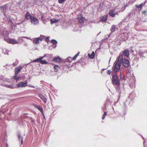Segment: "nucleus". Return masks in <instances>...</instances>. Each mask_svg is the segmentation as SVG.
<instances>
[{
  "label": "nucleus",
  "mask_w": 147,
  "mask_h": 147,
  "mask_svg": "<svg viewBox=\"0 0 147 147\" xmlns=\"http://www.w3.org/2000/svg\"><path fill=\"white\" fill-rule=\"evenodd\" d=\"M25 18L27 19H28L30 18H31V16L30 15V14L28 13H27L25 15Z\"/></svg>",
  "instance_id": "obj_24"
},
{
  "label": "nucleus",
  "mask_w": 147,
  "mask_h": 147,
  "mask_svg": "<svg viewBox=\"0 0 147 147\" xmlns=\"http://www.w3.org/2000/svg\"><path fill=\"white\" fill-rule=\"evenodd\" d=\"M119 56H121L122 57V59L121 60V63H122L123 65L126 67H127L130 65V63L129 61L124 59L123 57V56L122 55H119Z\"/></svg>",
  "instance_id": "obj_3"
},
{
  "label": "nucleus",
  "mask_w": 147,
  "mask_h": 147,
  "mask_svg": "<svg viewBox=\"0 0 147 147\" xmlns=\"http://www.w3.org/2000/svg\"><path fill=\"white\" fill-rule=\"evenodd\" d=\"M45 36L42 35H41L40 36L37 38L38 40L42 41V40L45 38Z\"/></svg>",
  "instance_id": "obj_26"
},
{
  "label": "nucleus",
  "mask_w": 147,
  "mask_h": 147,
  "mask_svg": "<svg viewBox=\"0 0 147 147\" xmlns=\"http://www.w3.org/2000/svg\"><path fill=\"white\" fill-rule=\"evenodd\" d=\"M61 59L59 57H55L52 60V61L53 62H61Z\"/></svg>",
  "instance_id": "obj_15"
},
{
  "label": "nucleus",
  "mask_w": 147,
  "mask_h": 147,
  "mask_svg": "<svg viewBox=\"0 0 147 147\" xmlns=\"http://www.w3.org/2000/svg\"><path fill=\"white\" fill-rule=\"evenodd\" d=\"M126 8V7L124 6L121 9V10L119 11H123Z\"/></svg>",
  "instance_id": "obj_31"
},
{
  "label": "nucleus",
  "mask_w": 147,
  "mask_h": 147,
  "mask_svg": "<svg viewBox=\"0 0 147 147\" xmlns=\"http://www.w3.org/2000/svg\"><path fill=\"white\" fill-rule=\"evenodd\" d=\"M78 19L80 22L81 24H82L84 23V20L85 18L83 17L82 16H79L78 18Z\"/></svg>",
  "instance_id": "obj_14"
},
{
  "label": "nucleus",
  "mask_w": 147,
  "mask_h": 147,
  "mask_svg": "<svg viewBox=\"0 0 147 147\" xmlns=\"http://www.w3.org/2000/svg\"><path fill=\"white\" fill-rule=\"evenodd\" d=\"M22 66H20L19 67H16L15 69V75H17L20 72L21 70L22 69Z\"/></svg>",
  "instance_id": "obj_11"
},
{
  "label": "nucleus",
  "mask_w": 147,
  "mask_h": 147,
  "mask_svg": "<svg viewBox=\"0 0 147 147\" xmlns=\"http://www.w3.org/2000/svg\"><path fill=\"white\" fill-rule=\"evenodd\" d=\"M112 82L114 85H116L117 86H119L120 85L119 81L118 80L117 75L115 74L113 75Z\"/></svg>",
  "instance_id": "obj_4"
},
{
  "label": "nucleus",
  "mask_w": 147,
  "mask_h": 147,
  "mask_svg": "<svg viewBox=\"0 0 147 147\" xmlns=\"http://www.w3.org/2000/svg\"><path fill=\"white\" fill-rule=\"evenodd\" d=\"M107 115V112H105L102 115V119L103 120L105 118V116H106Z\"/></svg>",
  "instance_id": "obj_30"
},
{
  "label": "nucleus",
  "mask_w": 147,
  "mask_h": 147,
  "mask_svg": "<svg viewBox=\"0 0 147 147\" xmlns=\"http://www.w3.org/2000/svg\"><path fill=\"white\" fill-rule=\"evenodd\" d=\"M51 24H52L54 23H56L58 22V20L56 19H53L51 20H50Z\"/></svg>",
  "instance_id": "obj_18"
},
{
  "label": "nucleus",
  "mask_w": 147,
  "mask_h": 147,
  "mask_svg": "<svg viewBox=\"0 0 147 147\" xmlns=\"http://www.w3.org/2000/svg\"><path fill=\"white\" fill-rule=\"evenodd\" d=\"M6 86L7 87L10 88H11L13 89L16 88V87L14 86L11 85H6Z\"/></svg>",
  "instance_id": "obj_28"
},
{
  "label": "nucleus",
  "mask_w": 147,
  "mask_h": 147,
  "mask_svg": "<svg viewBox=\"0 0 147 147\" xmlns=\"http://www.w3.org/2000/svg\"><path fill=\"white\" fill-rule=\"evenodd\" d=\"M122 58L121 56H118L114 64L113 71L115 74L118 72L120 69Z\"/></svg>",
  "instance_id": "obj_1"
},
{
  "label": "nucleus",
  "mask_w": 147,
  "mask_h": 147,
  "mask_svg": "<svg viewBox=\"0 0 147 147\" xmlns=\"http://www.w3.org/2000/svg\"><path fill=\"white\" fill-rule=\"evenodd\" d=\"M59 66L55 65L54 67V69L55 71V72L58 71V69L59 68Z\"/></svg>",
  "instance_id": "obj_25"
},
{
  "label": "nucleus",
  "mask_w": 147,
  "mask_h": 147,
  "mask_svg": "<svg viewBox=\"0 0 147 147\" xmlns=\"http://www.w3.org/2000/svg\"><path fill=\"white\" fill-rule=\"evenodd\" d=\"M6 147H8V145L7 144H6Z\"/></svg>",
  "instance_id": "obj_43"
},
{
  "label": "nucleus",
  "mask_w": 147,
  "mask_h": 147,
  "mask_svg": "<svg viewBox=\"0 0 147 147\" xmlns=\"http://www.w3.org/2000/svg\"><path fill=\"white\" fill-rule=\"evenodd\" d=\"M39 62L42 64H47L49 63L45 60H40V61H39Z\"/></svg>",
  "instance_id": "obj_22"
},
{
  "label": "nucleus",
  "mask_w": 147,
  "mask_h": 147,
  "mask_svg": "<svg viewBox=\"0 0 147 147\" xmlns=\"http://www.w3.org/2000/svg\"><path fill=\"white\" fill-rule=\"evenodd\" d=\"M39 41L37 38H36L34 39L33 42L36 44L39 43Z\"/></svg>",
  "instance_id": "obj_27"
},
{
  "label": "nucleus",
  "mask_w": 147,
  "mask_h": 147,
  "mask_svg": "<svg viewBox=\"0 0 147 147\" xmlns=\"http://www.w3.org/2000/svg\"><path fill=\"white\" fill-rule=\"evenodd\" d=\"M43 17H44V16H42L41 17V19H42V21H43Z\"/></svg>",
  "instance_id": "obj_42"
},
{
  "label": "nucleus",
  "mask_w": 147,
  "mask_h": 147,
  "mask_svg": "<svg viewBox=\"0 0 147 147\" xmlns=\"http://www.w3.org/2000/svg\"><path fill=\"white\" fill-rule=\"evenodd\" d=\"M17 75H15V76H13V78L14 79H16V78L17 77Z\"/></svg>",
  "instance_id": "obj_39"
},
{
  "label": "nucleus",
  "mask_w": 147,
  "mask_h": 147,
  "mask_svg": "<svg viewBox=\"0 0 147 147\" xmlns=\"http://www.w3.org/2000/svg\"><path fill=\"white\" fill-rule=\"evenodd\" d=\"M143 6L144 4L143 3H141L139 5H136V7L138 8H141Z\"/></svg>",
  "instance_id": "obj_29"
},
{
  "label": "nucleus",
  "mask_w": 147,
  "mask_h": 147,
  "mask_svg": "<svg viewBox=\"0 0 147 147\" xmlns=\"http://www.w3.org/2000/svg\"><path fill=\"white\" fill-rule=\"evenodd\" d=\"M3 12H4V13L5 12V11H4V9H3Z\"/></svg>",
  "instance_id": "obj_44"
},
{
  "label": "nucleus",
  "mask_w": 147,
  "mask_h": 147,
  "mask_svg": "<svg viewBox=\"0 0 147 147\" xmlns=\"http://www.w3.org/2000/svg\"><path fill=\"white\" fill-rule=\"evenodd\" d=\"M5 52H4V51H3V53H4V54H8V51L7 50H5Z\"/></svg>",
  "instance_id": "obj_36"
},
{
  "label": "nucleus",
  "mask_w": 147,
  "mask_h": 147,
  "mask_svg": "<svg viewBox=\"0 0 147 147\" xmlns=\"http://www.w3.org/2000/svg\"><path fill=\"white\" fill-rule=\"evenodd\" d=\"M117 28L116 27V26L115 25H113L111 28V33L109 34V35H108V37H109L112 34V33L114 32L116 29Z\"/></svg>",
  "instance_id": "obj_13"
},
{
  "label": "nucleus",
  "mask_w": 147,
  "mask_h": 147,
  "mask_svg": "<svg viewBox=\"0 0 147 147\" xmlns=\"http://www.w3.org/2000/svg\"><path fill=\"white\" fill-rule=\"evenodd\" d=\"M111 73V70H108L107 71V73L109 75H110Z\"/></svg>",
  "instance_id": "obj_34"
},
{
  "label": "nucleus",
  "mask_w": 147,
  "mask_h": 147,
  "mask_svg": "<svg viewBox=\"0 0 147 147\" xmlns=\"http://www.w3.org/2000/svg\"><path fill=\"white\" fill-rule=\"evenodd\" d=\"M109 14L110 16L112 17H114L116 14L114 12V10H110Z\"/></svg>",
  "instance_id": "obj_17"
},
{
  "label": "nucleus",
  "mask_w": 147,
  "mask_h": 147,
  "mask_svg": "<svg viewBox=\"0 0 147 147\" xmlns=\"http://www.w3.org/2000/svg\"><path fill=\"white\" fill-rule=\"evenodd\" d=\"M33 105L35 108L39 110L42 113H43V110L42 107L40 106H38L36 104H34Z\"/></svg>",
  "instance_id": "obj_12"
},
{
  "label": "nucleus",
  "mask_w": 147,
  "mask_h": 147,
  "mask_svg": "<svg viewBox=\"0 0 147 147\" xmlns=\"http://www.w3.org/2000/svg\"><path fill=\"white\" fill-rule=\"evenodd\" d=\"M18 139L19 141L21 142V144H22L23 143V137L20 134L18 135Z\"/></svg>",
  "instance_id": "obj_21"
},
{
  "label": "nucleus",
  "mask_w": 147,
  "mask_h": 147,
  "mask_svg": "<svg viewBox=\"0 0 147 147\" xmlns=\"http://www.w3.org/2000/svg\"><path fill=\"white\" fill-rule=\"evenodd\" d=\"M102 69V71L104 70V69Z\"/></svg>",
  "instance_id": "obj_45"
},
{
  "label": "nucleus",
  "mask_w": 147,
  "mask_h": 147,
  "mask_svg": "<svg viewBox=\"0 0 147 147\" xmlns=\"http://www.w3.org/2000/svg\"><path fill=\"white\" fill-rule=\"evenodd\" d=\"M38 96L42 100L44 103H46L47 102V99L45 96L41 94H39Z\"/></svg>",
  "instance_id": "obj_9"
},
{
  "label": "nucleus",
  "mask_w": 147,
  "mask_h": 147,
  "mask_svg": "<svg viewBox=\"0 0 147 147\" xmlns=\"http://www.w3.org/2000/svg\"><path fill=\"white\" fill-rule=\"evenodd\" d=\"M51 42L53 44L52 45L53 47L55 48L57 46L56 44L57 43V41L53 39L51 40Z\"/></svg>",
  "instance_id": "obj_16"
},
{
  "label": "nucleus",
  "mask_w": 147,
  "mask_h": 147,
  "mask_svg": "<svg viewBox=\"0 0 147 147\" xmlns=\"http://www.w3.org/2000/svg\"><path fill=\"white\" fill-rule=\"evenodd\" d=\"M129 33H122L121 34L120 37L121 39L124 41L127 40L129 37Z\"/></svg>",
  "instance_id": "obj_6"
},
{
  "label": "nucleus",
  "mask_w": 147,
  "mask_h": 147,
  "mask_svg": "<svg viewBox=\"0 0 147 147\" xmlns=\"http://www.w3.org/2000/svg\"><path fill=\"white\" fill-rule=\"evenodd\" d=\"M9 42L12 44H16L17 41L13 39H10L9 40Z\"/></svg>",
  "instance_id": "obj_19"
},
{
  "label": "nucleus",
  "mask_w": 147,
  "mask_h": 147,
  "mask_svg": "<svg viewBox=\"0 0 147 147\" xmlns=\"http://www.w3.org/2000/svg\"><path fill=\"white\" fill-rule=\"evenodd\" d=\"M18 63V60H17L16 62L13 63V65L14 66H16L17 65V64Z\"/></svg>",
  "instance_id": "obj_32"
},
{
  "label": "nucleus",
  "mask_w": 147,
  "mask_h": 147,
  "mask_svg": "<svg viewBox=\"0 0 147 147\" xmlns=\"http://www.w3.org/2000/svg\"><path fill=\"white\" fill-rule=\"evenodd\" d=\"M49 40V38L47 37L46 38H45V41H46L47 42H48V41Z\"/></svg>",
  "instance_id": "obj_37"
},
{
  "label": "nucleus",
  "mask_w": 147,
  "mask_h": 147,
  "mask_svg": "<svg viewBox=\"0 0 147 147\" xmlns=\"http://www.w3.org/2000/svg\"><path fill=\"white\" fill-rule=\"evenodd\" d=\"M30 20L32 24L34 25H37L39 23L38 20L34 17H31L30 18Z\"/></svg>",
  "instance_id": "obj_7"
},
{
  "label": "nucleus",
  "mask_w": 147,
  "mask_h": 147,
  "mask_svg": "<svg viewBox=\"0 0 147 147\" xmlns=\"http://www.w3.org/2000/svg\"><path fill=\"white\" fill-rule=\"evenodd\" d=\"M1 98H0V99H1Z\"/></svg>",
  "instance_id": "obj_47"
},
{
  "label": "nucleus",
  "mask_w": 147,
  "mask_h": 147,
  "mask_svg": "<svg viewBox=\"0 0 147 147\" xmlns=\"http://www.w3.org/2000/svg\"><path fill=\"white\" fill-rule=\"evenodd\" d=\"M28 86L30 87H31L33 88H35L34 87V86H32L31 85H30V84L28 85Z\"/></svg>",
  "instance_id": "obj_38"
},
{
  "label": "nucleus",
  "mask_w": 147,
  "mask_h": 147,
  "mask_svg": "<svg viewBox=\"0 0 147 147\" xmlns=\"http://www.w3.org/2000/svg\"><path fill=\"white\" fill-rule=\"evenodd\" d=\"M113 109L114 110V108L113 107Z\"/></svg>",
  "instance_id": "obj_46"
},
{
  "label": "nucleus",
  "mask_w": 147,
  "mask_h": 147,
  "mask_svg": "<svg viewBox=\"0 0 147 147\" xmlns=\"http://www.w3.org/2000/svg\"><path fill=\"white\" fill-rule=\"evenodd\" d=\"M122 55L123 56V57L124 56H125L126 57H128L129 55V52L128 49H126L122 53H120V55Z\"/></svg>",
  "instance_id": "obj_8"
},
{
  "label": "nucleus",
  "mask_w": 147,
  "mask_h": 147,
  "mask_svg": "<svg viewBox=\"0 0 147 147\" xmlns=\"http://www.w3.org/2000/svg\"><path fill=\"white\" fill-rule=\"evenodd\" d=\"M88 55L89 56V57H90V58H94V52H92L91 55H90V54H88Z\"/></svg>",
  "instance_id": "obj_23"
},
{
  "label": "nucleus",
  "mask_w": 147,
  "mask_h": 147,
  "mask_svg": "<svg viewBox=\"0 0 147 147\" xmlns=\"http://www.w3.org/2000/svg\"><path fill=\"white\" fill-rule=\"evenodd\" d=\"M64 1V0H58L59 3H62Z\"/></svg>",
  "instance_id": "obj_35"
},
{
  "label": "nucleus",
  "mask_w": 147,
  "mask_h": 147,
  "mask_svg": "<svg viewBox=\"0 0 147 147\" xmlns=\"http://www.w3.org/2000/svg\"><path fill=\"white\" fill-rule=\"evenodd\" d=\"M45 57L49 58V59H51L52 58V56L51 55L45 54L43 56L36 59L35 60H34L33 61L34 62H36L40 61V60H43L42 59L44 57Z\"/></svg>",
  "instance_id": "obj_5"
},
{
  "label": "nucleus",
  "mask_w": 147,
  "mask_h": 147,
  "mask_svg": "<svg viewBox=\"0 0 147 147\" xmlns=\"http://www.w3.org/2000/svg\"><path fill=\"white\" fill-rule=\"evenodd\" d=\"M77 56L76 55L74 57L73 59L71 57H68L67 59L65 60V66H67L68 67H69L72 65L70 63L71 62L72 60L75 59L77 58Z\"/></svg>",
  "instance_id": "obj_2"
},
{
  "label": "nucleus",
  "mask_w": 147,
  "mask_h": 147,
  "mask_svg": "<svg viewBox=\"0 0 147 147\" xmlns=\"http://www.w3.org/2000/svg\"><path fill=\"white\" fill-rule=\"evenodd\" d=\"M19 78V77H17L16 79V81H18V80Z\"/></svg>",
  "instance_id": "obj_40"
},
{
  "label": "nucleus",
  "mask_w": 147,
  "mask_h": 147,
  "mask_svg": "<svg viewBox=\"0 0 147 147\" xmlns=\"http://www.w3.org/2000/svg\"><path fill=\"white\" fill-rule=\"evenodd\" d=\"M27 82H21L20 83L17 84V87H24L27 86Z\"/></svg>",
  "instance_id": "obj_10"
},
{
  "label": "nucleus",
  "mask_w": 147,
  "mask_h": 147,
  "mask_svg": "<svg viewBox=\"0 0 147 147\" xmlns=\"http://www.w3.org/2000/svg\"><path fill=\"white\" fill-rule=\"evenodd\" d=\"M107 19V16H104L102 17L101 18V21L102 22H105Z\"/></svg>",
  "instance_id": "obj_20"
},
{
  "label": "nucleus",
  "mask_w": 147,
  "mask_h": 147,
  "mask_svg": "<svg viewBox=\"0 0 147 147\" xmlns=\"http://www.w3.org/2000/svg\"><path fill=\"white\" fill-rule=\"evenodd\" d=\"M80 53V52H78L76 55L77 56H78L79 55V54Z\"/></svg>",
  "instance_id": "obj_41"
},
{
  "label": "nucleus",
  "mask_w": 147,
  "mask_h": 147,
  "mask_svg": "<svg viewBox=\"0 0 147 147\" xmlns=\"http://www.w3.org/2000/svg\"><path fill=\"white\" fill-rule=\"evenodd\" d=\"M142 13H143L145 15H147V10H144L143 11Z\"/></svg>",
  "instance_id": "obj_33"
}]
</instances>
